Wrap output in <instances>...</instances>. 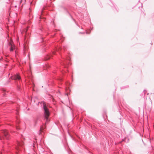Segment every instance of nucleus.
I'll list each match as a JSON object with an SVG mask.
<instances>
[{
  "instance_id": "obj_1",
  "label": "nucleus",
  "mask_w": 154,
  "mask_h": 154,
  "mask_svg": "<svg viewBox=\"0 0 154 154\" xmlns=\"http://www.w3.org/2000/svg\"><path fill=\"white\" fill-rule=\"evenodd\" d=\"M42 103H43V108L44 110L45 116L46 120V122H47L48 120V117L50 114L49 110L45 102H42Z\"/></svg>"
},
{
  "instance_id": "obj_2",
  "label": "nucleus",
  "mask_w": 154,
  "mask_h": 154,
  "mask_svg": "<svg viewBox=\"0 0 154 154\" xmlns=\"http://www.w3.org/2000/svg\"><path fill=\"white\" fill-rule=\"evenodd\" d=\"M9 45L10 46V51H13L15 49V47L14 45L11 40L10 42L9 43Z\"/></svg>"
},
{
  "instance_id": "obj_3",
  "label": "nucleus",
  "mask_w": 154,
  "mask_h": 154,
  "mask_svg": "<svg viewBox=\"0 0 154 154\" xmlns=\"http://www.w3.org/2000/svg\"><path fill=\"white\" fill-rule=\"evenodd\" d=\"M3 133L4 134V137H5L6 139H8V137L9 136V135L8 134V132L5 131L3 132Z\"/></svg>"
},
{
  "instance_id": "obj_4",
  "label": "nucleus",
  "mask_w": 154,
  "mask_h": 154,
  "mask_svg": "<svg viewBox=\"0 0 154 154\" xmlns=\"http://www.w3.org/2000/svg\"><path fill=\"white\" fill-rule=\"evenodd\" d=\"M14 80H20L21 79V77L19 75V74H17L16 75H14Z\"/></svg>"
},
{
  "instance_id": "obj_5",
  "label": "nucleus",
  "mask_w": 154,
  "mask_h": 154,
  "mask_svg": "<svg viewBox=\"0 0 154 154\" xmlns=\"http://www.w3.org/2000/svg\"><path fill=\"white\" fill-rule=\"evenodd\" d=\"M50 58V57L48 56L45 57V60H47L49 59Z\"/></svg>"
},
{
  "instance_id": "obj_6",
  "label": "nucleus",
  "mask_w": 154,
  "mask_h": 154,
  "mask_svg": "<svg viewBox=\"0 0 154 154\" xmlns=\"http://www.w3.org/2000/svg\"><path fill=\"white\" fill-rule=\"evenodd\" d=\"M0 139L1 140H2L3 139V137L1 135H0Z\"/></svg>"
},
{
  "instance_id": "obj_7",
  "label": "nucleus",
  "mask_w": 154,
  "mask_h": 154,
  "mask_svg": "<svg viewBox=\"0 0 154 154\" xmlns=\"http://www.w3.org/2000/svg\"><path fill=\"white\" fill-rule=\"evenodd\" d=\"M40 131H42V128H41Z\"/></svg>"
},
{
  "instance_id": "obj_8",
  "label": "nucleus",
  "mask_w": 154,
  "mask_h": 154,
  "mask_svg": "<svg viewBox=\"0 0 154 154\" xmlns=\"http://www.w3.org/2000/svg\"><path fill=\"white\" fill-rule=\"evenodd\" d=\"M28 29V28H27V29H26V32L27 31Z\"/></svg>"
},
{
  "instance_id": "obj_9",
  "label": "nucleus",
  "mask_w": 154,
  "mask_h": 154,
  "mask_svg": "<svg viewBox=\"0 0 154 154\" xmlns=\"http://www.w3.org/2000/svg\"><path fill=\"white\" fill-rule=\"evenodd\" d=\"M17 129H19V128H17Z\"/></svg>"
},
{
  "instance_id": "obj_10",
  "label": "nucleus",
  "mask_w": 154,
  "mask_h": 154,
  "mask_svg": "<svg viewBox=\"0 0 154 154\" xmlns=\"http://www.w3.org/2000/svg\"><path fill=\"white\" fill-rule=\"evenodd\" d=\"M17 51H15V53H16Z\"/></svg>"
},
{
  "instance_id": "obj_11",
  "label": "nucleus",
  "mask_w": 154,
  "mask_h": 154,
  "mask_svg": "<svg viewBox=\"0 0 154 154\" xmlns=\"http://www.w3.org/2000/svg\"><path fill=\"white\" fill-rule=\"evenodd\" d=\"M18 145H19V146H20V144L19 143V144H18Z\"/></svg>"
}]
</instances>
